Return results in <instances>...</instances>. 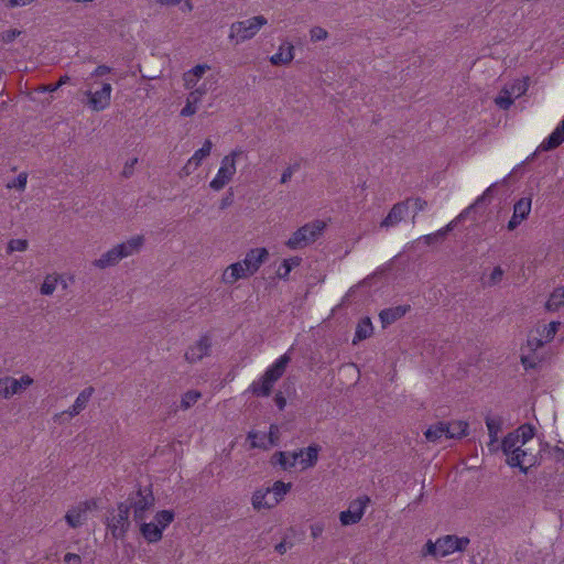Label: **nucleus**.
<instances>
[{
  "mask_svg": "<svg viewBox=\"0 0 564 564\" xmlns=\"http://www.w3.org/2000/svg\"><path fill=\"white\" fill-rule=\"evenodd\" d=\"M534 437V429L524 424L509 433L501 442V449L507 455V463L511 467H519L527 473L530 466L536 462V457L530 447Z\"/></svg>",
  "mask_w": 564,
  "mask_h": 564,
  "instance_id": "f257e3e1",
  "label": "nucleus"
},
{
  "mask_svg": "<svg viewBox=\"0 0 564 564\" xmlns=\"http://www.w3.org/2000/svg\"><path fill=\"white\" fill-rule=\"evenodd\" d=\"M141 489L138 488L133 495L124 501L119 502L112 508L106 518L107 531L115 539H123L130 528V513L134 514L141 510L140 506Z\"/></svg>",
  "mask_w": 564,
  "mask_h": 564,
  "instance_id": "f03ea898",
  "label": "nucleus"
},
{
  "mask_svg": "<svg viewBox=\"0 0 564 564\" xmlns=\"http://www.w3.org/2000/svg\"><path fill=\"white\" fill-rule=\"evenodd\" d=\"M141 248V236H133L129 239L112 246L96 258L91 265L98 270H106L116 267L122 259L138 253Z\"/></svg>",
  "mask_w": 564,
  "mask_h": 564,
  "instance_id": "7ed1b4c3",
  "label": "nucleus"
},
{
  "mask_svg": "<svg viewBox=\"0 0 564 564\" xmlns=\"http://www.w3.org/2000/svg\"><path fill=\"white\" fill-rule=\"evenodd\" d=\"M210 72L212 66L206 63L193 66L183 74L184 88L199 91L204 96L215 91L218 87V77Z\"/></svg>",
  "mask_w": 564,
  "mask_h": 564,
  "instance_id": "20e7f679",
  "label": "nucleus"
},
{
  "mask_svg": "<svg viewBox=\"0 0 564 564\" xmlns=\"http://www.w3.org/2000/svg\"><path fill=\"white\" fill-rule=\"evenodd\" d=\"M246 156V151L237 147L227 153L220 161L219 167L209 182V187L219 192L225 188L235 177L237 173L238 162Z\"/></svg>",
  "mask_w": 564,
  "mask_h": 564,
  "instance_id": "39448f33",
  "label": "nucleus"
},
{
  "mask_svg": "<svg viewBox=\"0 0 564 564\" xmlns=\"http://www.w3.org/2000/svg\"><path fill=\"white\" fill-rule=\"evenodd\" d=\"M291 357L288 354L280 356L262 375L253 381L249 390L257 397H268L274 383L283 376Z\"/></svg>",
  "mask_w": 564,
  "mask_h": 564,
  "instance_id": "423d86ee",
  "label": "nucleus"
},
{
  "mask_svg": "<svg viewBox=\"0 0 564 564\" xmlns=\"http://www.w3.org/2000/svg\"><path fill=\"white\" fill-rule=\"evenodd\" d=\"M268 24V19L262 15H253L230 24L228 40L235 45L252 40L262 28Z\"/></svg>",
  "mask_w": 564,
  "mask_h": 564,
  "instance_id": "0eeeda50",
  "label": "nucleus"
},
{
  "mask_svg": "<svg viewBox=\"0 0 564 564\" xmlns=\"http://www.w3.org/2000/svg\"><path fill=\"white\" fill-rule=\"evenodd\" d=\"M327 223L322 219L310 221L296 229L285 241L290 250L303 249L315 242L324 232Z\"/></svg>",
  "mask_w": 564,
  "mask_h": 564,
  "instance_id": "6e6552de",
  "label": "nucleus"
},
{
  "mask_svg": "<svg viewBox=\"0 0 564 564\" xmlns=\"http://www.w3.org/2000/svg\"><path fill=\"white\" fill-rule=\"evenodd\" d=\"M469 544V539L458 538L456 535H445L438 538L436 541L429 540L423 549L424 556L430 555L433 557H445L455 552L464 551Z\"/></svg>",
  "mask_w": 564,
  "mask_h": 564,
  "instance_id": "1a4fd4ad",
  "label": "nucleus"
},
{
  "mask_svg": "<svg viewBox=\"0 0 564 564\" xmlns=\"http://www.w3.org/2000/svg\"><path fill=\"white\" fill-rule=\"evenodd\" d=\"M112 86L109 82L93 80L84 91L85 105L94 112L106 110L111 104Z\"/></svg>",
  "mask_w": 564,
  "mask_h": 564,
  "instance_id": "9d476101",
  "label": "nucleus"
},
{
  "mask_svg": "<svg viewBox=\"0 0 564 564\" xmlns=\"http://www.w3.org/2000/svg\"><path fill=\"white\" fill-rule=\"evenodd\" d=\"M173 510L158 511L149 522H143V540L156 543L162 540L164 530L174 521Z\"/></svg>",
  "mask_w": 564,
  "mask_h": 564,
  "instance_id": "9b49d317",
  "label": "nucleus"
},
{
  "mask_svg": "<svg viewBox=\"0 0 564 564\" xmlns=\"http://www.w3.org/2000/svg\"><path fill=\"white\" fill-rule=\"evenodd\" d=\"M98 508L99 499L88 498L70 506L67 509L64 519L69 528L77 529L84 525L89 513L98 510Z\"/></svg>",
  "mask_w": 564,
  "mask_h": 564,
  "instance_id": "f8f14e48",
  "label": "nucleus"
},
{
  "mask_svg": "<svg viewBox=\"0 0 564 564\" xmlns=\"http://www.w3.org/2000/svg\"><path fill=\"white\" fill-rule=\"evenodd\" d=\"M529 88V78H518L512 83L506 85L498 96L495 98V104L503 110L509 109L513 101L523 96Z\"/></svg>",
  "mask_w": 564,
  "mask_h": 564,
  "instance_id": "ddd939ff",
  "label": "nucleus"
},
{
  "mask_svg": "<svg viewBox=\"0 0 564 564\" xmlns=\"http://www.w3.org/2000/svg\"><path fill=\"white\" fill-rule=\"evenodd\" d=\"M370 503V498L366 495L350 501L347 510L339 513V522L343 527L354 525L361 521L367 507Z\"/></svg>",
  "mask_w": 564,
  "mask_h": 564,
  "instance_id": "4468645a",
  "label": "nucleus"
},
{
  "mask_svg": "<svg viewBox=\"0 0 564 564\" xmlns=\"http://www.w3.org/2000/svg\"><path fill=\"white\" fill-rule=\"evenodd\" d=\"M269 256V250L264 247L251 248L246 252L243 259L239 260V263L247 275L251 278L268 261Z\"/></svg>",
  "mask_w": 564,
  "mask_h": 564,
  "instance_id": "2eb2a0df",
  "label": "nucleus"
},
{
  "mask_svg": "<svg viewBox=\"0 0 564 564\" xmlns=\"http://www.w3.org/2000/svg\"><path fill=\"white\" fill-rule=\"evenodd\" d=\"M214 143L210 139H205L202 147L197 149L193 155L186 161L184 166L180 171L181 177H187L192 175L202 165L203 161L206 160L213 151Z\"/></svg>",
  "mask_w": 564,
  "mask_h": 564,
  "instance_id": "dca6fc26",
  "label": "nucleus"
},
{
  "mask_svg": "<svg viewBox=\"0 0 564 564\" xmlns=\"http://www.w3.org/2000/svg\"><path fill=\"white\" fill-rule=\"evenodd\" d=\"M33 384L34 379L28 373H24L19 378H14L11 376L2 377V386H4V400H9L14 395L24 392Z\"/></svg>",
  "mask_w": 564,
  "mask_h": 564,
  "instance_id": "f3484780",
  "label": "nucleus"
},
{
  "mask_svg": "<svg viewBox=\"0 0 564 564\" xmlns=\"http://www.w3.org/2000/svg\"><path fill=\"white\" fill-rule=\"evenodd\" d=\"M280 430L278 425L272 424L268 434L251 431L248 433V440L252 448L269 449L279 442Z\"/></svg>",
  "mask_w": 564,
  "mask_h": 564,
  "instance_id": "a211bd4d",
  "label": "nucleus"
},
{
  "mask_svg": "<svg viewBox=\"0 0 564 564\" xmlns=\"http://www.w3.org/2000/svg\"><path fill=\"white\" fill-rule=\"evenodd\" d=\"M210 348V338L207 336H202L198 340L188 346L185 351V359L189 364H196L209 355Z\"/></svg>",
  "mask_w": 564,
  "mask_h": 564,
  "instance_id": "6ab92c4d",
  "label": "nucleus"
},
{
  "mask_svg": "<svg viewBox=\"0 0 564 564\" xmlns=\"http://www.w3.org/2000/svg\"><path fill=\"white\" fill-rule=\"evenodd\" d=\"M486 426L488 430L489 442L487 443V448L490 453H497L501 448V444H499V434L502 430L503 421L498 415H487L485 419Z\"/></svg>",
  "mask_w": 564,
  "mask_h": 564,
  "instance_id": "aec40b11",
  "label": "nucleus"
},
{
  "mask_svg": "<svg viewBox=\"0 0 564 564\" xmlns=\"http://www.w3.org/2000/svg\"><path fill=\"white\" fill-rule=\"evenodd\" d=\"M295 56L294 45L284 40L280 43L278 51L269 57V62L273 66H288L292 63Z\"/></svg>",
  "mask_w": 564,
  "mask_h": 564,
  "instance_id": "412c9836",
  "label": "nucleus"
},
{
  "mask_svg": "<svg viewBox=\"0 0 564 564\" xmlns=\"http://www.w3.org/2000/svg\"><path fill=\"white\" fill-rule=\"evenodd\" d=\"M321 447L317 444H312L305 448L295 451L297 466L301 470H306L314 467L318 460Z\"/></svg>",
  "mask_w": 564,
  "mask_h": 564,
  "instance_id": "4be33fe9",
  "label": "nucleus"
},
{
  "mask_svg": "<svg viewBox=\"0 0 564 564\" xmlns=\"http://www.w3.org/2000/svg\"><path fill=\"white\" fill-rule=\"evenodd\" d=\"M249 276L243 271L242 265L239 263V261L232 262L229 265H227L221 274H220V283L226 286H232L236 284L239 280H247Z\"/></svg>",
  "mask_w": 564,
  "mask_h": 564,
  "instance_id": "5701e85b",
  "label": "nucleus"
},
{
  "mask_svg": "<svg viewBox=\"0 0 564 564\" xmlns=\"http://www.w3.org/2000/svg\"><path fill=\"white\" fill-rule=\"evenodd\" d=\"M94 392H95V390L93 387H87L84 390H82L78 393V395L76 397L74 403L65 411V413L69 417L77 416L79 413H82L86 409Z\"/></svg>",
  "mask_w": 564,
  "mask_h": 564,
  "instance_id": "b1692460",
  "label": "nucleus"
},
{
  "mask_svg": "<svg viewBox=\"0 0 564 564\" xmlns=\"http://www.w3.org/2000/svg\"><path fill=\"white\" fill-rule=\"evenodd\" d=\"M188 94L184 107L180 111V116L184 118L193 117L200 108L204 95L193 89H187Z\"/></svg>",
  "mask_w": 564,
  "mask_h": 564,
  "instance_id": "393cba45",
  "label": "nucleus"
},
{
  "mask_svg": "<svg viewBox=\"0 0 564 564\" xmlns=\"http://www.w3.org/2000/svg\"><path fill=\"white\" fill-rule=\"evenodd\" d=\"M59 284H62L63 289L67 288L63 275L57 272L48 273L41 283L40 293L44 296L53 295Z\"/></svg>",
  "mask_w": 564,
  "mask_h": 564,
  "instance_id": "a878e982",
  "label": "nucleus"
},
{
  "mask_svg": "<svg viewBox=\"0 0 564 564\" xmlns=\"http://www.w3.org/2000/svg\"><path fill=\"white\" fill-rule=\"evenodd\" d=\"M564 142V119L556 126L552 133L539 145L541 151H550Z\"/></svg>",
  "mask_w": 564,
  "mask_h": 564,
  "instance_id": "bb28decb",
  "label": "nucleus"
},
{
  "mask_svg": "<svg viewBox=\"0 0 564 564\" xmlns=\"http://www.w3.org/2000/svg\"><path fill=\"white\" fill-rule=\"evenodd\" d=\"M408 206L405 203H398L393 205L386 218L381 221L382 228H390L397 226L405 216Z\"/></svg>",
  "mask_w": 564,
  "mask_h": 564,
  "instance_id": "cd10ccee",
  "label": "nucleus"
},
{
  "mask_svg": "<svg viewBox=\"0 0 564 564\" xmlns=\"http://www.w3.org/2000/svg\"><path fill=\"white\" fill-rule=\"evenodd\" d=\"M270 497L271 494L268 487L257 489L251 497L252 508L257 511L273 509Z\"/></svg>",
  "mask_w": 564,
  "mask_h": 564,
  "instance_id": "c85d7f7f",
  "label": "nucleus"
},
{
  "mask_svg": "<svg viewBox=\"0 0 564 564\" xmlns=\"http://www.w3.org/2000/svg\"><path fill=\"white\" fill-rule=\"evenodd\" d=\"M268 489L271 494L270 499L273 505V508H275L284 500L285 496L291 491L292 484L284 482L282 480H276L272 484L271 487H268Z\"/></svg>",
  "mask_w": 564,
  "mask_h": 564,
  "instance_id": "c756f323",
  "label": "nucleus"
},
{
  "mask_svg": "<svg viewBox=\"0 0 564 564\" xmlns=\"http://www.w3.org/2000/svg\"><path fill=\"white\" fill-rule=\"evenodd\" d=\"M272 465H279L283 470H290L297 466L296 453L294 452H276L271 458Z\"/></svg>",
  "mask_w": 564,
  "mask_h": 564,
  "instance_id": "7c9ffc66",
  "label": "nucleus"
},
{
  "mask_svg": "<svg viewBox=\"0 0 564 564\" xmlns=\"http://www.w3.org/2000/svg\"><path fill=\"white\" fill-rule=\"evenodd\" d=\"M302 263V258L293 256L284 259L276 270V275L281 280H289L290 273L293 269L297 268Z\"/></svg>",
  "mask_w": 564,
  "mask_h": 564,
  "instance_id": "2f4dec72",
  "label": "nucleus"
},
{
  "mask_svg": "<svg viewBox=\"0 0 564 564\" xmlns=\"http://www.w3.org/2000/svg\"><path fill=\"white\" fill-rule=\"evenodd\" d=\"M468 424L465 421L445 423L446 438H460L467 434Z\"/></svg>",
  "mask_w": 564,
  "mask_h": 564,
  "instance_id": "473e14b6",
  "label": "nucleus"
},
{
  "mask_svg": "<svg viewBox=\"0 0 564 564\" xmlns=\"http://www.w3.org/2000/svg\"><path fill=\"white\" fill-rule=\"evenodd\" d=\"M560 323L558 322H551L546 325L542 326V329L538 328L536 334L541 336V339H536V347L543 346L545 343L551 341L557 329H558Z\"/></svg>",
  "mask_w": 564,
  "mask_h": 564,
  "instance_id": "72a5a7b5",
  "label": "nucleus"
},
{
  "mask_svg": "<svg viewBox=\"0 0 564 564\" xmlns=\"http://www.w3.org/2000/svg\"><path fill=\"white\" fill-rule=\"evenodd\" d=\"M426 441L437 443L443 438H446L445 422H437L430 425L424 432Z\"/></svg>",
  "mask_w": 564,
  "mask_h": 564,
  "instance_id": "f704fd0d",
  "label": "nucleus"
},
{
  "mask_svg": "<svg viewBox=\"0 0 564 564\" xmlns=\"http://www.w3.org/2000/svg\"><path fill=\"white\" fill-rule=\"evenodd\" d=\"M373 330L372 323L370 318L365 317L362 318L356 327L355 337L352 343L356 344L357 341L364 340L371 336Z\"/></svg>",
  "mask_w": 564,
  "mask_h": 564,
  "instance_id": "c9c22d12",
  "label": "nucleus"
},
{
  "mask_svg": "<svg viewBox=\"0 0 564 564\" xmlns=\"http://www.w3.org/2000/svg\"><path fill=\"white\" fill-rule=\"evenodd\" d=\"M408 312L406 306H397L392 308L383 310L380 313V319L383 324H391L397 319L401 318Z\"/></svg>",
  "mask_w": 564,
  "mask_h": 564,
  "instance_id": "e433bc0d",
  "label": "nucleus"
},
{
  "mask_svg": "<svg viewBox=\"0 0 564 564\" xmlns=\"http://www.w3.org/2000/svg\"><path fill=\"white\" fill-rule=\"evenodd\" d=\"M202 398V393L200 391L196 390V389H189L187 391H185L182 395H181V400H180V408L182 410H188L191 409L193 405H195L198 400Z\"/></svg>",
  "mask_w": 564,
  "mask_h": 564,
  "instance_id": "4c0bfd02",
  "label": "nucleus"
},
{
  "mask_svg": "<svg viewBox=\"0 0 564 564\" xmlns=\"http://www.w3.org/2000/svg\"><path fill=\"white\" fill-rule=\"evenodd\" d=\"M564 305V286L555 289L550 295L545 307L549 311H557Z\"/></svg>",
  "mask_w": 564,
  "mask_h": 564,
  "instance_id": "58836bf2",
  "label": "nucleus"
},
{
  "mask_svg": "<svg viewBox=\"0 0 564 564\" xmlns=\"http://www.w3.org/2000/svg\"><path fill=\"white\" fill-rule=\"evenodd\" d=\"M532 206V199L530 197H522L520 198L513 206V214L517 215V217H522L524 219L528 218Z\"/></svg>",
  "mask_w": 564,
  "mask_h": 564,
  "instance_id": "ea45409f",
  "label": "nucleus"
},
{
  "mask_svg": "<svg viewBox=\"0 0 564 564\" xmlns=\"http://www.w3.org/2000/svg\"><path fill=\"white\" fill-rule=\"evenodd\" d=\"M29 248V241L26 239H11L7 243V252L13 253V252H24Z\"/></svg>",
  "mask_w": 564,
  "mask_h": 564,
  "instance_id": "a19ab883",
  "label": "nucleus"
},
{
  "mask_svg": "<svg viewBox=\"0 0 564 564\" xmlns=\"http://www.w3.org/2000/svg\"><path fill=\"white\" fill-rule=\"evenodd\" d=\"M69 79H70L69 76L63 75V76L59 77L57 83H53V84H48V85H43V86L37 88V91H40V93H53V91H56L59 87H62L63 85L67 84L69 82Z\"/></svg>",
  "mask_w": 564,
  "mask_h": 564,
  "instance_id": "79ce46f5",
  "label": "nucleus"
},
{
  "mask_svg": "<svg viewBox=\"0 0 564 564\" xmlns=\"http://www.w3.org/2000/svg\"><path fill=\"white\" fill-rule=\"evenodd\" d=\"M26 182L28 174L25 172H22L11 183L8 184V187L23 192L26 187Z\"/></svg>",
  "mask_w": 564,
  "mask_h": 564,
  "instance_id": "37998d69",
  "label": "nucleus"
},
{
  "mask_svg": "<svg viewBox=\"0 0 564 564\" xmlns=\"http://www.w3.org/2000/svg\"><path fill=\"white\" fill-rule=\"evenodd\" d=\"M328 32L322 26H314L310 30V39L312 42H319L326 40Z\"/></svg>",
  "mask_w": 564,
  "mask_h": 564,
  "instance_id": "c03bdc74",
  "label": "nucleus"
},
{
  "mask_svg": "<svg viewBox=\"0 0 564 564\" xmlns=\"http://www.w3.org/2000/svg\"><path fill=\"white\" fill-rule=\"evenodd\" d=\"M138 164V158L134 156L130 160H128L124 165H123V169H122V175L124 177H130L134 174V171H135V165Z\"/></svg>",
  "mask_w": 564,
  "mask_h": 564,
  "instance_id": "a18cd8bd",
  "label": "nucleus"
},
{
  "mask_svg": "<svg viewBox=\"0 0 564 564\" xmlns=\"http://www.w3.org/2000/svg\"><path fill=\"white\" fill-rule=\"evenodd\" d=\"M502 275H503L502 269L500 267H496L489 274L487 283L489 285H496L502 280Z\"/></svg>",
  "mask_w": 564,
  "mask_h": 564,
  "instance_id": "49530a36",
  "label": "nucleus"
},
{
  "mask_svg": "<svg viewBox=\"0 0 564 564\" xmlns=\"http://www.w3.org/2000/svg\"><path fill=\"white\" fill-rule=\"evenodd\" d=\"M111 72V68L107 65H99L97 66L94 72L90 74V79L97 80V78H100Z\"/></svg>",
  "mask_w": 564,
  "mask_h": 564,
  "instance_id": "de8ad7c7",
  "label": "nucleus"
},
{
  "mask_svg": "<svg viewBox=\"0 0 564 564\" xmlns=\"http://www.w3.org/2000/svg\"><path fill=\"white\" fill-rule=\"evenodd\" d=\"M324 529H325V527H324L323 522H315V523L311 524L310 532H311L312 539L316 540V539L321 538L324 532Z\"/></svg>",
  "mask_w": 564,
  "mask_h": 564,
  "instance_id": "09e8293b",
  "label": "nucleus"
},
{
  "mask_svg": "<svg viewBox=\"0 0 564 564\" xmlns=\"http://www.w3.org/2000/svg\"><path fill=\"white\" fill-rule=\"evenodd\" d=\"M292 547V543L290 541H286V540H283L281 541L280 543H278L275 546H274V550L276 553H279L280 555H283L285 554Z\"/></svg>",
  "mask_w": 564,
  "mask_h": 564,
  "instance_id": "8fccbe9b",
  "label": "nucleus"
},
{
  "mask_svg": "<svg viewBox=\"0 0 564 564\" xmlns=\"http://www.w3.org/2000/svg\"><path fill=\"white\" fill-rule=\"evenodd\" d=\"M21 32L19 30H8L2 33V40L6 43L12 42L17 36H19Z\"/></svg>",
  "mask_w": 564,
  "mask_h": 564,
  "instance_id": "3c124183",
  "label": "nucleus"
},
{
  "mask_svg": "<svg viewBox=\"0 0 564 564\" xmlns=\"http://www.w3.org/2000/svg\"><path fill=\"white\" fill-rule=\"evenodd\" d=\"M64 562L65 563H72V564H80L82 558L78 554L75 553H66L64 555Z\"/></svg>",
  "mask_w": 564,
  "mask_h": 564,
  "instance_id": "603ef678",
  "label": "nucleus"
},
{
  "mask_svg": "<svg viewBox=\"0 0 564 564\" xmlns=\"http://www.w3.org/2000/svg\"><path fill=\"white\" fill-rule=\"evenodd\" d=\"M521 364L523 365V367L525 369H530L535 366V359L533 357L522 354L521 355Z\"/></svg>",
  "mask_w": 564,
  "mask_h": 564,
  "instance_id": "864d4df0",
  "label": "nucleus"
},
{
  "mask_svg": "<svg viewBox=\"0 0 564 564\" xmlns=\"http://www.w3.org/2000/svg\"><path fill=\"white\" fill-rule=\"evenodd\" d=\"M523 220H524V218L519 217V216L517 217L516 214H512V217L508 223V229L514 230Z\"/></svg>",
  "mask_w": 564,
  "mask_h": 564,
  "instance_id": "5fc2aeb1",
  "label": "nucleus"
},
{
  "mask_svg": "<svg viewBox=\"0 0 564 564\" xmlns=\"http://www.w3.org/2000/svg\"><path fill=\"white\" fill-rule=\"evenodd\" d=\"M536 339H541V336H536L533 333H531L529 338H528V343H527V347L530 350H535V349L539 348V347H536Z\"/></svg>",
  "mask_w": 564,
  "mask_h": 564,
  "instance_id": "6e6d98bb",
  "label": "nucleus"
},
{
  "mask_svg": "<svg viewBox=\"0 0 564 564\" xmlns=\"http://www.w3.org/2000/svg\"><path fill=\"white\" fill-rule=\"evenodd\" d=\"M292 175H293V171H292V169H291V167H288V169L282 173V175H281V183H282V184L288 183V182L291 180Z\"/></svg>",
  "mask_w": 564,
  "mask_h": 564,
  "instance_id": "4d7b16f0",
  "label": "nucleus"
},
{
  "mask_svg": "<svg viewBox=\"0 0 564 564\" xmlns=\"http://www.w3.org/2000/svg\"><path fill=\"white\" fill-rule=\"evenodd\" d=\"M414 206H415V209H416L417 212H422V210H424V209L426 208L427 203H426V200H424V199H422V198H416V199L414 200Z\"/></svg>",
  "mask_w": 564,
  "mask_h": 564,
  "instance_id": "13d9d810",
  "label": "nucleus"
},
{
  "mask_svg": "<svg viewBox=\"0 0 564 564\" xmlns=\"http://www.w3.org/2000/svg\"><path fill=\"white\" fill-rule=\"evenodd\" d=\"M158 3L162 4V6H177L180 3H182L183 0H155Z\"/></svg>",
  "mask_w": 564,
  "mask_h": 564,
  "instance_id": "bf43d9fd",
  "label": "nucleus"
},
{
  "mask_svg": "<svg viewBox=\"0 0 564 564\" xmlns=\"http://www.w3.org/2000/svg\"><path fill=\"white\" fill-rule=\"evenodd\" d=\"M275 402L280 410L284 409L286 403L285 399L281 394L275 395Z\"/></svg>",
  "mask_w": 564,
  "mask_h": 564,
  "instance_id": "052dcab7",
  "label": "nucleus"
},
{
  "mask_svg": "<svg viewBox=\"0 0 564 564\" xmlns=\"http://www.w3.org/2000/svg\"><path fill=\"white\" fill-rule=\"evenodd\" d=\"M453 226H454V221H451V223H449V224H447L444 228L440 229V230L437 231V234H440V235H445V234H447L449 230H452V229H453Z\"/></svg>",
  "mask_w": 564,
  "mask_h": 564,
  "instance_id": "680f3d73",
  "label": "nucleus"
},
{
  "mask_svg": "<svg viewBox=\"0 0 564 564\" xmlns=\"http://www.w3.org/2000/svg\"><path fill=\"white\" fill-rule=\"evenodd\" d=\"M183 10L191 12L193 10V3L191 0H183Z\"/></svg>",
  "mask_w": 564,
  "mask_h": 564,
  "instance_id": "e2e57ef3",
  "label": "nucleus"
},
{
  "mask_svg": "<svg viewBox=\"0 0 564 564\" xmlns=\"http://www.w3.org/2000/svg\"><path fill=\"white\" fill-rule=\"evenodd\" d=\"M152 505H153V498L152 497H150V499H148L147 497H143V505H142L143 510L149 508Z\"/></svg>",
  "mask_w": 564,
  "mask_h": 564,
  "instance_id": "0e129e2a",
  "label": "nucleus"
},
{
  "mask_svg": "<svg viewBox=\"0 0 564 564\" xmlns=\"http://www.w3.org/2000/svg\"><path fill=\"white\" fill-rule=\"evenodd\" d=\"M3 387L2 386V377H0V399H3L4 400V391H3Z\"/></svg>",
  "mask_w": 564,
  "mask_h": 564,
  "instance_id": "69168bd1",
  "label": "nucleus"
},
{
  "mask_svg": "<svg viewBox=\"0 0 564 564\" xmlns=\"http://www.w3.org/2000/svg\"><path fill=\"white\" fill-rule=\"evenodd\" d=\"M489 189H490V188H488L484 194H486ZM484 196H485V195H482L481 197H478L476 203H479V202H480V199H482V197H484Z\"/></svg>",
  "mask_w": 564,
  "mask_h": 564,
  "instance_id": "338daca9",
  "label": "nucleus"
},
{
  "mask_svg": "<svg viewBox=\"0 0 564 564\" xmlns=\"http://www.w3.org/2000/svg\"><path fill=\"white\" fill-rule=\"evenodd\" d=\"M556 452L560 453L562 457H564V452L562 449H556Z\"/></svg>",
  "mask_w": 564,
  "mask_h": 564,
  "instance_id": "774afa93",
  "label": "nucleus"
}]
</instances>
